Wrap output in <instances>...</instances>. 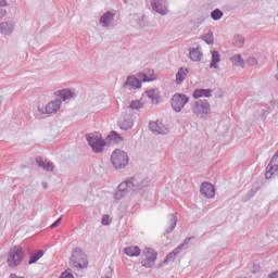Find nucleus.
<instances>
[{"mask_svg":"<svg viewBox=\"0 0 278 278\" xmlns=\"http://www.w3.org/2000/svg\"><path fill=\"white\" fill-rule=\"evenodd\" d=\"M149 181L150 180L148 177L137 174L122 181V184L126 186L128 192H131L136 190H142V188H147L149 186Z\"/></svg>","mask_w":278,"mask_h":278,"instance_id":"nucleus-1","label":"nucleus"},{"mask_svg":"<svg viewBox=\"0 0 278 278\" xmlns=\"http://www.w3.org/2000/svg\"><path fill=\"white\" fill-rule=\"evenodd\" d=\"M23 260H25V253L23 252V248L21 245H16L9 251V268H16V266H21Z\"/></svg>","mask_w":278,"mask_h":278,"instance_id":"nucleus-2","label":"nucleus"},{"mask_svg":"<svg viewBox=\"0 0 278 278\" xmlns=\"http://www.w3.org/2000/svg\"><path fill=\"white\" fill-rule=\"evenodd\" d=\"M71 264L74 266V268H86L88 266V256L86 255V252L81 250V248H76L72 252Z\"/></svg>","mask_w":278,"mask_h":278,"instance_id":"nucleus-3","label":"nucleus"},{"mask_svg":"<svg viewBox=\"0 0 278 278\" xmlns=\"http://www.w3.org/2000/svg\"><path fill=\"white\" fill-rule=\"evenodd\" d=\"M111 162L114 168L121 170L122 168H125L127 164H129V155H127V152L117 149L113 151L111 155Z\"/></svg>","mask_w":278,"mask_h":278,"instance_id":"nucleus-4","label":"nucleus"},{"mask_svg":"<svg viewBox=\"0 0 278 278\" xmlns=\"http://www.w3.org/2000/svg\"><path fill=\"white\" fill-rule=\"evenodd\" d=\"M192 112L197 118H205L210 114V102L207 100H198L192 106Z\"/></svg>","mask_w":278,"mask_h":278,"instance_id":"nucleus-5","label":"nucleus"},{"mask_svg":"<svg viewBox=\"0 0 278 278\" xmlns=\"http://www.w3.org/2000/svg\"><path fill=\"white\" fill-rule=\"evenodd\" d=\"M86 140L89 147H91L93 153H101V151H103V147H105V140H102L99 135H86Z\"/></svg>","mask_w":278,"mask_h":278,"instance_id":"nucleus-6","label":"nucleus"},{"mask_svg":"<svg viewBox=\"0 0 278 278\" xmlns=\"http://www.w3.org/2000/svg\"><path fill=\"white\" fill-rule=\"evenodd\" d=\"M170 101L174 112H181V110H184L186 104L190 101V98L184 93H175Z\"/></svg>","mask_w":278,"mask_h":278,"instance_id":"nucleus-7","label":"nucleus"},{"mask_svg":"<svg viewBox=\"0 0 278 278\" xmlns=\"http://www.w3.org/2000/svg\"><path fill=\"white\" fill-rule=\"evenodd\" d=\"M62 108V100L56 99L49 102L45 108H39L41 114H58V111Z\"/></svg>","mask_w":278,"mask_h":278,"instance_id":"nucleus-8","label":"nucleus"},{"mask_svg":"<svg viewBox=\"0 0 278 278\" xmlns=\"http://www.w3.org/2000/svg\"><path fill=\"white\" fill-rule=\"evenodd\" d=\"M156 260L157 253H155V250L148 249L146 251L144 258L141 261V266H144V268H153Z\"/></svg>","mask_w":278,"mask_h":278,"instance_id":"nucleus-9","label":"nucleus"},{"mask_svg":"<svg viewBox=\"0 0 278 278\" xmlns=\"http://www.w3.org/2000/svg\"><path fill=\"white\" fill-rule=\"evenodd\" d=\"M151 8L153 12L166 16L168 14V4L166 0H151Z\"/></svg>","mask_w":278,"mask_h":278,"instance_id":"nucleus-10","label":"nucleus"},{"mask_svg":"<svg viewBox=\"0 0 278 278\" xmlns=\"http://www.w3.org/2000/svg\"><path fill=\"white\" fill-rule=\"evenodd\" d=\"M149 129L150 131H152V134H155V136H166V134H168V129L166 128V126L160 122H150L149 123Z\"/></svg>","mask_w":278,"mask_h":278,"instance_id":"nucleus-11","label":"nucleus"},{"mask_svg":"<svg viewBox=\"0 0 278 278\" xmlns=\"http://www.w3.org/2000/svg\"><path fill=\"white\" fill-rule=\"evenodd\" d=\"M278 170V151L271 157L269 164L266 167L265 177L266 179H270L275 173Z\"/></svg>","mask_w":278,"mask_h":278,"instance_id":"nucleus-12","label":"nucleus"},{"mask_svg":"<svg viewBox=\"0 0 278 278\" xmlns=\"http://www.w3.org/2000/svg\"><path fill=\"white\" fill-rule=\"evenodd\" d=\"M200 193L206 199H214L216 190L214 189V185L210 182H203L200 187Z\"/></svg>","mask_w":278,"mask_h":278,"instance_id":"nucleus-13","label":"nucleus"},{"mask_svg":"<svg viewBox=\"0 0 278 278\" xmlns=\"http://www.w3.org/2000/svg\"><path fill=\"white\" fill-rule=\"evenodd\" d=\"M36 164L39 166V168H42L43 170H47L48 173H53L55 166H53V162L50 160H47L42 156H36Z\"/></svg>","mask_w":278,"mask_h":278,"instance_id":"nucleus-14","label":"nucleus"},{"mask_svg":"<svg viewBox=\"0 0 278 278\" xmlns=\"http://www.w3.org/2000/svg\"><path fill=\"white\" fill-rule=\"evenodd\" d=\"M123 88L126 90H136L138 88H142V85L138 80L136 76H128L123 85Z\"/></svg>","mask_w":278,"mask_h":278,"instance_id":"nucleus-15","label":"nucleus"},{"mask_svg":"<svg viewBox=\"0 0 278 278\" xmlns=\"http://www.w3.org/2000/svg\"><path fill=\"white\" fill-rule=\"evenodd\" d=\"M129 194V190L126 188V185L121 182L117 187V191L114 193L115 201H121V199H125Z\"/></svg>","mask_w":278,"mask_h":278,"instance_id":"nucleus-16","label":"nucleus"},{"mask_svg":"<svg viewBox=\"0 0 278 278\" xmlns=\"http://www.w3.org/2000/svg\"><path fill=\"white\" fill-rule=\"evenodd\" d=\"M189 58L192 62H201L203 58V52L201 51V46L192 48L189 52Z\"/></svg>","mask_w":278,"mask_h":278,"instance_id":"nucleus-17","label":"nucleus"},{"mask_svg":"<svg viewBox=\"0 0 278 278\" xmlns=\"http://www.w3.org/2000/svg\"><path fill=\"white\" fill-rule=\"evenodd\" d=\"M113 20H114V14L108 11L100 17V25H102V27H110V24L112 23Z\"/></svg>","mask_w":278,"mask_h":278,"instance_id":"nucleus-18","label":"nucleus"},{"mask_svg":"<svg viewBox=\"0 0 278 278\" xmlns=\"http://www.w3.org/2000/svg\"><path fill=\"white\" fill-rule=\"evenodd\" d=\"M124 253H126L128 257H139L141 250L138 245H131L125 248Z\"/></svg>","mask_w":278,"mask_h":278,"instance_id":"nucleus-19","label":"nucleus"},{"mask_svg":"<svg viewBox=\"0 0 278 278\" xmlns=\"http://www.w3.org/2000/svg\"><path fill=\"white\" fill-rule=\"evenodd\" d=\"M121 129L127 131V129H131L134 127V115L125 117L122 122H119Z\"/></svg>","mask_w":278,"mask_h":278,"instance_id":"nucleus-20","label":"nucleus"},{"mask_svg":"<svg viewBox=\"0 0 278 278\" xmlns=\"http://www.w3.org/2000/svg\"><path fill=\"white\" fill-rule=\"evenodd\" d=\"M55 94L58 97H60V99H62V101H68V99H73V91H71V89H62L55 92Z\"/></svg>","mask_w":278,"mask_h":278,"instance_id":"nucleus-21","label":"nucleus"},{"mask_svg":"<svg viewBox=\"0 0 278 278\" xmlns=\"http://www.w3.org/2000/svg\"><path fill=\"white\" fill-rule=\"evenodd\" d=\"M200 97H212V89H197L193 91V99H200Z\"/></svg>","mask_w":278,"mask_h":278,"instance_id":"nucleus-22","label":"nucleus"},{"mask_svg":"<svg viewBox=\"0 0 278 278\" xmlns=\"http://www.w3.org/2000/svg\"><path fill=\"white\" fill-rule=\"evenodd\" d=\"M188 77V68L180 67L176 74V84H181Z\"/></svg>","mask_w":278,"mask_h":278,"instance_id":"nucleus-23","label":"nucleus"},{"mask_svg":"<svg viewBox=\"0 0 278 278\" xmlns=\"http://www.w3.org/2000/svg\"><path fill=\"white\" fill-rule=\"evenodd\" d=\"M218 62H220V53L218 51H213L210 68H218Z\"/></svg>","mask_w":278,"mask_h":278,"instance_id":"nucleus-24","label":"nucleus"},{"mask_svg":"<svg viewBox=\"0 0 278 278\" xmlns=\"http://www.w3.org/2000/svg\"><path fill=\"white\" fill-rule=\"evenodd\" d=\"M177 227V217L175 214L169 215V227L165 230V233H173Z\"/></svg>","mask_w":278,"mask_h":278,"instance_id":"nucleus-25","label":"nucleus"},{"mask_svg":"<svg viewBox=\"0 0 278 278\" xmlns=\"http://www.w3.org/2000/svg\"><path fill=\"white\" fill-rule=\"evenodd\" d=\"M147 97H149V99H151L152 103H159V101H160V93L155 89L148 90Z\"/></svg>","mask_w":278,"mask_h":278,"instance_id":"nucleus-26","label":"nucleus"},{"mask_svg":"<svg viewBox=\"0 0 278 278\" xmlns=\"http://www.w3.org/2000/svg\"><path fill=\"white\" fill-rule=\"evenodd\" d=\"M144 108V104H142V102H140V100H135L131 101L129 106H127V111L131 112V110H142Z\"/></svg>","mask_w":278,"mask_h":278,"instance_id":"nucleus-27","label":"nucleus"},{"mask_svg":"<svg viewBox=\"0 0 278 278\" xmlns=\"http://www.w3.org/2000/svg\"><path fill=\"white\" fill-rule=\"evenodd\" d=\"M230 62H232L235 66H241L244 68V60H242V55L240 54H235L232 58H230Z\"/></svg>","mask_w":278,"mask_h":278,"instance_id":"nucleus-28","label":"nucleus"},{"mask_svg":"<svg viewBox=\"0 0 278 278\" xmlns=\"http://www.w3.org/2000/svg\"><path fill=\"white\" fill-rule=\"evenodd\" d=\"M42 255H45V251L38 250L36 253L30 255L28 264H36V262H38Z\"/></svg>","mask_w":278,"mask_h":278,"instance_id":"nucleus-29","label":"nucleus"},{"mask_svg":"<svg viewBox=\"0 0 278 278\" xmlns=\"http://www.w3.org/2000/svg\"><path fill=\"white\" fill-rule=\"evenodd\" d=\"M179 253H181L180 248H175L173 250V252H170L169 254H167L166 258H165V263L168 264V262H173L175 260V257H177V255H179Z\"/></svg>","mask_w":278,"mask_h":278,"instance_id":"nucleus-30","label":"nucleus"},{"mask_svg":"<svg viewBox=\"0 0 278 278\" xmlns=\"http://www.w3.org/2000/svg\"><path fill=\"white\" fill-rule=\"evenodd\" d=\"M232 43L235 45V47L242 49V47H244V37L242 35H236L233 37Z\"/></svg>","mask_w":278,"mask_h":278,"instance_id":"nucleus-31","label":"nucleus"},{"mask_svg":"<svg viewBox=\"0 0 278 278\" xmlns=\"http://www.w3.org/2000/svg\"><path fill=\"white\" fill-rule=\"evenodd\" d=\"M110 140H113V142H115V144H121V142H123V137L121 135H118V132L116 131H111L109 135Z\"/></svg>","mask_w":278,"mask_h":278,"instance_id":"nucleus-32","label":"nucleus"},{"mask_svg":"<svg viewBox=\"0 0 278 278\" xmlns=\"http://www.w3.org/2000/svg\"><path fill=\"white\" fill-rule=\"evenodd\" d=\"M211 18L213 21H220L223 18V11L220 9H215L211 12Z\"/></svg>","mask_w":278,"mask_h":278,"instance_id":"nucleus-33","label":"nucleus"},{"mask_svg":"<svg viewBox=\"0 0 278 278\" xmlns=\"http://www.w3.org/2000/svg\"><path fill=\"white\" fill-rule=\"evenodd\" d=\"M0 31H1V34H5V35L12 34V29L10 27V24L8 22H2L0 24Z\"/></svg>","mask_w":278,"mask_h":278,"instance_id":"nucleus-34","label":"nucleus"},{"mask_svg":"<svg viewBox=\"0 0 278 278\" xmlns=\"http://www.w3.org/2000/svg\"><path fill=\"white\" fill-rule=\"evenodd\" d=\"M137 79L139 80V84L142 86V83L146 81H153L152 77H149L147 74L144 73H139L137 74Z\"/></svg>","mask_w":278,"mask_h":278,"instance_id":"nucleus-35","label":"nucleus"},{"mask_svg":"<svg viewBox=\"0 0 278 278\" xmlns=\"http://www.w3.org/2000/svg\"><path fill=\"white\" fill-rule=\"evenodd\" d=\"M203 40L206 45H214V33L208 30L207 34L204 35Z\"/></svg>","mask_w":278,"mask_h":278,"instance_id":"nucleus-36","label":"nucleus"},{"mask_svg":"<svg viewBox=\"0 0 278 278\" xmlns=\"http://www.w3.org/2000/svg\"><path fill=\"white\" fill-rule=\"evenodd\" d=\"M190 240H194V237H189L185 239V241L178 245V248H180V251H184V249H188V245L190 244Z\"/></svg>","mask_w":278,"mask_h":278,"instance_id":"nucleus-37","label":"nucleus"},{"mask_svg":"<svg viewBox=\"0 0 278 278\" xmlns=\"http://www.w3.org/2000/svg\"><path fill=\"white\" fill-rule=\"evenodd\" d=\"M132 18H135V21H138V22H137V25H138L139 27H142V26L144 25V22H142V20H140V17L138 16V14H134V15H132Z\"/></svg>","mask_w":278,"mask_h":278,"instance_id":"nucleus-38","label":"nucleus"},{"mask_svg":"<svg viewBox=\"0 0 278 278\" xmlns=\"http://www.w3.org/2000/svg\"><path fill=\"white\" fill-rule=\"evenodd\" d=\"M248 64H249L250 66H255V64H257V59H255V58H253V56L249 58V59H248Z\"/></svg>","mask_w":278,"mask_h":278,"instance_id":"nucleus-39","label":"nucleus"},{"mask_svg":"<svg viewBox=\"0 0 278 278\" xmlns=\"http://www.w3.org/2000/svg\"><path fill=\"white\" fill-rule=\"evenodd\" d=\"M59 278H75L73 274L68 271H63Z\"/></svg>","mask_w":278,"mask_h":278,"instance_id":"nucleus-40","label":"nucleus"},{"mask_svg":"<svg viewBox=\"0 0 278 278\" xmlns=\"http://www.w3.org/2000/svg\"><path fill=\"white\" fill-rule=\"evenodd\" d=\"M102 225H110V216L108 215L102 216Z\"/></svg>","mask_w":278,"mask_h":278,"instance_id":"nucleus-41","label":"nucleus"},{"mask_svg":"<svg viewBox=\"0 0 278 278\" xmlns=\"http://www.w3.org/2000/svg\"><path fill=\"white\" fill-rule=\"evenodd\" d=\"M60 223H62V217L58 218L51 226V229H55V227H58L60 225Z\"/></svg>","mask_w":278,"mask_h":278,"instance_id":"nucleus-42","label":"nucleus"},{"mask_svg":"<svg viewBox=\"0 0 278 278\" xmlns=\"http://www.w3.org/2000/svg\"><path fill=\"white\" fill-rule=\"evenodd\" d=\"M267 278H278V270H276V271L269 274V275L267 276Z\"/></svg>","mask_w":278,"mask_h":278,"instance_id":"nucleus-43","label":"nucleus"},{"mask_svg":"<svg viewBox=\"0 0 278 278\" xmlns=\"http://www.w3.org/2000/svg\"><path fill=\"white\" fill-rule=\"evenodd\" d=\"M8 7V1L7 0H0V8H5Z\"/></svg>","mask_w":278,"mask_h":278,"instance_id":"nucleus-44","label":"nucleus"},{"mask_svg":"<svg viewBox=\"0 0 278 278\" xmlns=\"http://www.w3.org/2000/svg\"><path fill=\"white\" fill-rule=\"evenodd\" d=\"M5 14H7V11L4 9H0V18H3Z\"/></svg>","mask_w":278,"mask_h":278,"instance_id":"nucleus-45","label":"nucleus"},{"mask_svg":"<svg viewBox=\"0 0 278 278\" xmlns=\"http://www.w3.org/2000/svg\"><path fill=\"white\" fill-rule=\"evenodd\" d=\"M10 278H25V277H18V276H16V274H11Z\"/></svg>","mask_w":278,"mask_h":278,"instance_id":"nucleus-46","label":"nucleus"},{"mask_svg":"<svg viewBox=\"0 0 278 278\" xmlns=\"http://www.w3.org/2000/svg\"><path fill=\"white\" fill-rule=\"evenodd\" d=\"M42 187L47 189V182H42Z\"/></svg>","mask_w":278,"mask_h":278,"instance_id":"nucleus-47","label":"nucleus"}]
</instances>
